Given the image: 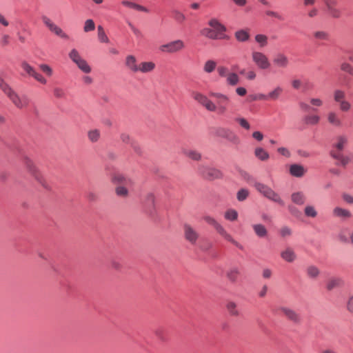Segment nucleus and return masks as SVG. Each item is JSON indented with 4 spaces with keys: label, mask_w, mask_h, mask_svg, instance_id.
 <instances>
[{
    "label": "nucleus",
    "mask_w": 353,
    "mask_h": 353,
    "mask_svg": "<svg viewBox=\"0 0 353 353\" xmlns=\"http://www.w3.org/2000/svg\"><path fill=\"white\" fill-rule=\"evenodd\" d=\"M273 63L278 68H285L289 65L288 57L282 52L276 53L273 59Z\"/></svg>",
    "instance_id": "obj_16"
},
{
    "label": "nucleus",
    "mask_w": 353,
    "mask_h": 353,
    "mask_svg": "<svg viewBox=\"0 0 353 353\" xmlns=\"http://www.w3.org/2000/svg\"><path fill=\"white\" fill-rule=\"evenodd\" d=\"M41 19L44 25L50 32L62 39H68V35L50 18L46 16H43Z\"/></svg>",
    "instance_id": "obj_11"
},
{
    "label": "nucleus",
    "mask_w": 353,
    "mask_h": 353,
    "mask_svg": "<svg viewBox=\"0 0 353 353\" xmlns=\"http://www.w3.org/2000/svg\"><path fill=\"white\" fill-rule=\"evenodd\" d=\"M0 89L10 99L12 103L18 108L22 109L27 107L30 99L26 95H19L12 88L0 77Z\"/></svg>",
    "instance_id": "obj_2"
},
{
    "label": "nucleus",
    "mask_w": 353,
    "mask_h": 353,
    "mask_svg": "<svg viewBox=\"0 0 353 353\" xmlns=\"http://www.w3.org/2000/svg\"><path fill=\"white\" fill-rule=\"evenodd\" d=\"M121 139L123 143L130 144L135 150L137 149V143L131 139L129 134L126 133L121 134Z\"/></svg>",
    "instance_id": "obj_51"
},
{
    "label": "nucleus",
    "mask_w": 353,
    "mask_h": 353,
    "mask_svg": "<svg viewBox=\"0 0 353 353\" xmlns=\"http://www.w3.org/2000/svg\"><path fill=\"white\" fill-rule=\"evenodd\" d=\"M156 68V65L152 61H143L139 63L138 72L148 73L152 72Z\"/></svg>",
    "instance_id": "obj_24"
},
{
    "label": "nucleus",
    "mask_w": 353,
    "mask_h": 353,
    "mask_svg": "<svg viewBox=\"0 0 353 353\" xmlns=\"http://www.w3.org/2000/svg\"><path fill=\"white\" fill-rule=\"evenodd\" d=\"M343 285V281L339 277L330 278L325 284V288L327 291H332L335 288L341 287Z\"/></svg>",
    "instance_id": "obj_20"
},
{
    "label": "nucleus",
    "mask_w": 353,
    "mask_h": 353,
    "mask_svg": "<svg viewBox=\"0 0 353 353\" xmlns=\"http://www.w3.org/2000/svg\"><path fill=\"white\" fill-rule=\"evenodd\" d=\"M95 29V23L92 19H87L84 23L83 30L85 32L93 31Z\"/></svg>",
    "instance_id": "obj_57"
},
{
    "label": "nucleus",
    "mask_w": 353,
    "mask_h": 353,
    "mask_svg": "<svg viewBox=\"0 0 353 353\" xmlns=\"http://www.w3.org/2000/svg\"><path fill=\"white\" fill-rule=\"evenodd\" d=\"M226 309L230 316H238L240 314V312L237 307V305L234 301H230L226 303Z\"/></svg>",
    "instance_id": "obj_30"
},
{
    "label": "nucleus",
    "mask_w": 353,
    "mask_h": 353,
    "mask_svg": "<svg viewBox=\"0 0 353 353\" xmlns=\"http://www.w3.org/2000/svg\"><path fill=\"white\" fill-rule=\"evenodd\" d=\"M249 37V33L244 30H241L235 32V38L240 42L248 41Z\"/></svg>",
    "instance_id": "obj_44"
},
{
    "label": "nucleus",
    "mask_w": 353,
    "mask_h": 353,
    "mask_svg": "<svg viewBox=\"0 0 353 353\" xmlns=\"http://www.w3.org/2000/svg\"><path fill=\"white\" fill-rule=\"evenodd\" d=\"M304 214L305 216L310 218H316L318 215L316 209L314 205H307L304 208Z\"/></svg>",
    "instance_id": "obj_42"
},
{
    "label": "nucleus",
    "mask_w": 353,
    "mask_h": 353,
    "mask_svg": "<svg viewBox=\"0 0 353 353\" xmlns=\"http://www.w3.org/2000/svg\"><path fill=\"white\" fill-rule=\"evenodd\" d=\"M332 96L334 101L336 103H339L346 99L345 92L341 89L334 90L333 91Z\"/></svg>",
    "instance_id": "obj_33"
},
{
    "label": "nucleus",
    "mask_w": 353,
    "mask_h": 353,
    "mask_svg": "<svg viewBox=\"0 0 353 353\" xmlns=\"http://www.w3.org/2000/svg\"><path fill=\"white\" fill-rule=\"evenodd\" d=\"M21 68L28 76L33 77L41 84L46 85L47 83L46 79L41 74L37 72L27 61H22L21 63Z\"/></svg>",
    "instance_id": "obj_9"
},
{
    "label": "nucleus",
    "mask_w": 353,
    "mask_h": 353,
    "mask_svg": "<svg viewBox=\"0 0 353 353\" xmlns=\"http://www.w3.org/2000/svg\"><path fill=\"white\" fill-rule=\"evenodd\" d=\"M331 155L334 159H336L338 161L337 165H340L345 167L350 162V159L347 156L344 155L340 152L332 151Z\"/></svg>",
    "instance_id": "obj_21"
},
{
    "label": "nucleus",
    "mask_w": 353,
    "mask_h": 353,
    "mask_svg": "<svg viewBox=\"0 0 353 353\" xmlns=\"http://www.w3.org/2000/svg\"><path fill=\"white\" fill-rule=\"evenodd\" d=\"M97 36L98 39L101 43H108L110 42V39L106 35L105 32L101 26H98L97 27Z\"/></svg>",
    "instance_id": "obj_41"
},
{
    "label": "nucleus",
    "mask_w": 353,
    "mask_h": 353,
    "mask_svg": "<svg viewBox=\"0 0 353 353\" xmlns=\"http://www.w3.org/2000/svg\"><path fill=\"white\" fill-rule=\"evenodd\" d=\"M39 67V69L48 77H51L53 74L52 68L48 64L42 63L40 64Z\"/></svg>",
    "instance_id": "obj_58"
},
{
    "label": "nucleus",
    "mask_w": 353,
    "mask_h": 353,
    "mask_svg": "<svg viewBox=\"0 0 353 353\" xmlns=\"http://www.w3.org/2000/svg\"><path fill=\"white\" fill-rule=\"evenodd\" d=\"M172 17L174 20L179 24L183 23L186 20L185 14L177 9L172 10Z\"/></svg>",
    "instance_id": "obj_36"
},
{
    "label": "nucleus",
    "mask_w": 353,
    "mask_h": 353,
    "mask_svg": "<svg viewBox=\"0 0 353 353\" xmlns=\"http://www.w3.org/2000/svg\"><path fill=\"white\" fill-rule=\"evenodd\" d=\"M183 234L185 239L192 245H195L200 236L198 231L188 223L183 225Z\"/></svg>",
    "instance_id": "obj_12"
},
{
    "label": "nucleus",
    "mask_w": 353,
    "mask_h": 353,
    "mask_svg": "<svg viewBox=\"0 0 353 353\" xmlns=\"http://www.w3.org/2000/svg\"><path fill=\"white\" fill-rule=\"evenodd\" d=\"M327 121L332 126L339 128L342 125V121L339 114L334 111H330L327 114Z\"/></svg>",
    "instance_id": "obj_18"
},
{
    "label": "nucleus",
    "mask_w": 353,
    "mask_h": 353,
    "mask_svg": "<svg viewBox=\"0 0 353 353\" xmlns=\"http://www.w3.org/2000/svg\"><path fill=\"white\" fill-rule=\"evenodd\" d=\"M313 37L316 41H327L330 40V34L327 32L323 30L315 31L312 34Z\"/></svg>",
    "instance_id": "obj_34"
},
{
    "label": "nucleus",
    "mask_w": 353,
    "mask_h": 353,
    "mask_svg": "<svg viewBox=\"0 0 353 353\" xmlns=\"http://www.w3.org/2000/svg\"><path fill=\"white\" fill-rule=\"evenodd\" d=\"M239 275L240 270L238 268H232L226 273L228 279L232 283L236 282Z\"/></svg>",
    "instance_id": "obj_31"
},
{
    "label": "nucleus",
    "mask_w": 353,
    "mask_h": 353,
    "mask_svg": "<svg viewBox=\"0 0 353 353\" xmlns=\"http://www.w3.org/2000/svg\"><path fill=\"white\" fill-rule=\"evenodd\" d=\"M332 215L334 217L342 220H346L352 217V213L350 210L341 207H335L332 210Z\"/></svg>",
    "instance_id": "obj_17"
},
{
    "label": "nucleus",
    "mask_w": 353,
    "mask_h": 353,
    "mask_svg": "<svg viewBox=\"0 0 353 353\" xmlns=\"http://www.w3.org/2000/svg\"><path fill=\"white\" fill-rule=\"evenodd\" d=\"M234 121L239 124V125L246 130H249L251 128V125L250 123L243 117H236L234 119Z\"/></svg>",
    "instance_id": "obj_50"
},
{
    "label": "nucleus",
    "mask_w": 353,
    "mask_h": 353,
    "mask_svg": "<svg viewBox=\"0 0 353 353\" xmlns=\"http://www.w3.org/2000/svg\"><path fill=\"white\" fill-rule=\"evenodd\" d=\"M182 154L193 161H200L201 159V154L196 150L184 148L182 150Z\"/></svg>",
    "instance_id": "obj_25"
},
{
    "label": "nucleus",
    "mask_w": 353,
    "mask_h": 353,
    "mask_svg": "<svg viewBox=\"0 0 353 353\" xmlns=\"http://www.w3.org/2000/svg\"><path fill=\"white\" fill-rule=\"evenodd\" d=\"M339 108L342 112H348L352 108V104L350 101L346 100V99L343 101H341L339 103Z\"/></svg>",
    "instance_id": "obj_53"
},
{
    "label": "nucleus",
    "mask_w": 353,
    "mask_h": 353,
    "mask_svg": "<svg viewBox=\"0 0 353 353\" xmlns=\"http://www.w3.org/2000/svg\"><path fill=\"white\" fill-rule=\"evenodd\" d=\"M208 25L210 28H204L202 30L203 35L211 39H220L223 37L226 28L219 20L211 19Z\"/></svg>",
    "instance_id": "obj_4"
},
{
    "label": "nucleus",
    "mask_w": 353,
    "mask_h": 353,
    "mask_svg": "<svg viewBox=\"0 0 353 353\" xmlns=\"http://www.w3.org/2000/svg\"><path fill=\"white\" fill-rule=\"evenodd\" d=\"M143 199H144L143 202L148 207L153 208L154 206L155 197H154V195L152 193H151V192L147 193L145 195Z\"/></svg>",
    "instance_id": "obj_45"
},
{
    "label": "nucleus",
    "mask_w": 353,
    "mask_h": 353,
    "mask_svg": "<svg viewBox=\"0 0 353 353\" xmlns=\"http://www.w3.org/2000/svg\"><path fill=\"white\" fill-rule=\"evenodd\" d=\"M320 273L319 268L314 265H310L306 268V274L310 279H316L319 276Z\"/></svg>",
    "instance_id": "obj_29"
},
{
    "label": "nucleus",
    "mask_w": 353,
    "mask_h": 353,
    "mask_svg": "<svg viewBox=\"0 0 353 353\" xmlns=\"http://www.w3.org/2000/svg\"><path fill=\"white\" fill-rule=\"evenodd\" d=\"M310 104L311 105L312 108H318L323 106L324 101L323 99L320 98H310Z\"/></svg>",
    "instance_id": "obj_54"
},
{
    "label": "nucleus",
    "mask_w": 353,
    "mask_h": 353,
    "mask_svg": "<svg viewBox=\"0 0 353 353\" xmlns=\"http://www.w3.org/2000/svg\"><path fill=\"white\" fill-rule=\"evenodd\" d=\"M121 4L123 6L133 8V9H135L139 11H142V12H147L148 11L145 7L139 5L137 3L127 1V0L122 1Z\"/></svg>",
    "instance_id": "obj_35"
},
{
    "label": "nucleus",
    "mask_w": 353,
    "mask_h": 353,
    "mask_svg": "<svg viewBox=\"0 0 353 353\" xmlns=\"http://www.w3.org/2000/svg\"><path fill=\"white\" fill-rule=\"evenodd\" d=\"M281 258L287 263H293L297 259L294 250L291 247H285L280 253Z\"/></svg>",
    "instance_id": "obj_15"
},
{
    "label": "nucleus",
    "mask_w": 353,
    "mask_h": 353,
    "mask_svg": "<svg viewBox=\"0 0 353 353\" xmlns=\"http://www.w3.org/2000/svg\"><path fill=\"white\" fill-rule=\"evenodd\" d=\"M75 64L79 70L85 74L90 73L92 70L91 67L83 58L77 61Z\"/></svg>",
    "instance_id": "obj_40"
},
{
    "label": "nucleus",
    "mask_w": 353,
    "mask_h": 353,
    "mask_svg": "<svg viewBox=\"0 0 353 353\" xmlns=\"http://www.w3.org/2000/svg\"><path fill=\"white\" fill-rule=\"evenodd\" d=\"M279 234L283 238L289 237L292 235V231L290 228L288 226H283L280 229Z\"/></svg>",
    "instance_id": "obj_59"
},
{
    "label": "nucleus",
    "mask_w": 353,
    "mask_h": 353,
    "mask_svg": "<svg viewBox=\"0 0 353 353\" xmlns=\"http://www.w3.org/2000/svg\"><path fill=\"white\" fill-rule=\"evenodd\" d=\"M23 164L28 170V172L30 174V175L34 177V179L45 189L50 190V185L47 181V180L44 178L40 171L38 170L37 166L34 165V162L28 157H25L23 160Z\"/></svg>",
    "instance_id": "obj_5"
},
{
    "label": "nucleus",
    "mask_w": 353,
    "mask_h": 353,
    "mask_svg": "<svg viewBox=\"0 0 353 353\" xmlns=\"http://www.w3.org/2000/svg\"><path fill=\"white\" fill-rule=\"evenodd\" d=\"M338 240L341 243L353 245V230L348 232V236L346 235L345 230L341 231L338 234Z\"/></svg>",
    "instance_id": "obj_27"
},
{
    "label": "nucleus",
    "mask_w": 353,
    "mask_h": 353,
    "mask_svg": "<svg viewBox=\"0 0 353 353\" xmlns=\"http://www.w3.org/2000/svg\"><path fill=\"white\" fill-rule=\"evenodd\" d=\"M116 194L122 197H125L128 194V189L123 186V185H119L116 188Z\"/></svg>",
    "instance_id": "obj_61"
},
{
    "label": "nucleus",
    "mask_w": 353,
    "mask_h": 353,
    "mask_svg": "<svg viewBox=\"0 0 353 353\" xmlns=\"http://www.w3.org/2000/svg\"><path fill=\"white\" fill-rule=\"evenodd\" d=\"M252 58L255 64L262 70H266L270 68V63L268 57L260 52H253Z\"/></svg>",
    "instance_id": "obj_14"
},
{
    "label": "nucleus",
    "mask_w": 353,
    "mask_h": 353,
    "mask_svg": "<svg viewBox=\"0 0 353 353\" xmlns=\"http://www.w3.org/2000/svg\"><path fill=\"white\" fill-rule=\"evenodd\" d=\"M289 172L292 176L294 177L301 178L305 175V174L306 173V170L301 165L292 164L290 166Z\"/></svg>",
    "instance_id": "obj_19"
},
{
    "label": "nucleus",
    "mask_w": 353,
    "mask_h": 353,
    "mask_svg": "<svg viewBox=\"0 0 353 353\" xmlns=\"http://www.w3.org/2000/svg\"><path fill=\"white\" fill-rule=\"evenodd\" d=\"M203 219L207 223L213 226L216 232L225 241L231 243L241 250L243 249V245L237 241H236L234 237L225 230V228L214 218L210 216H205L203 217Z\"/></svg>",
    "instance_id": "obj_3"
},
{
    "label": "nucleus",
    "mask_w": 353,
    "mask_h": 353,
    "mask_svg": "<svg viewBox=\"0 0 353 353\" xmlns=\"http://www.w3.org/2000/svg\"><path fill=\"white\" fill-rule=\"evenodd\" d=\"M217 136L224 138L234 145H239L241 143L239 136L229 128H219L216 130Z\"/></svg>",
    "instance_id": "obj_10"
},
{
    "label": "nucleus",
    "mask_w": 353,
    "mask_h": 353,
    "mask_svg": "<svg viewBox=\"0 0 353 353\" xmlns=\"http://www.w3.org/2000/svg\"><path fill=\"white\" fill-rule=\"evenodd\" d=\"M197 171L199 174L203 178L210 181L221 179L223 176V174L221 170L208 165H199L198 166Z\"/></svg>",
    "instance_id": "obj_7"
},
{
    "label": "nucleus",
    "mask_w": 353,
    "mask_h": 353,
    "mask_svg": "<svg viewBox=\"0 0 353 353\" xmlns=\"http://www.w3.org/2000/svg\"><path fill=\"white\" fill-rule=\"evenodd\" d=\"M278 310L289 321L296 324H299L301 322V317L299 313L294 310L286 307L281 306L278 308Z\"/></svg>",
    "instance_id": "obj_13"
},
{
    "label": "nucleus",
    "mask_w": 353,
    "mask_h": 353,
    "mask_svg": "<svg viewBox=\"0 0 353 353\" xmlns=\"http://www.w3.org/2000/svg\"><path fill=\"white\" fill-rule=\"evenodd\" d=\"M185 48V43L181 39H176L162 44L159 47L161 53L174 54L181 52Z\"/></svg>",
    "instance_id": "obj_8"
},
{
    "label": "nucleus",
    "mask_w": 353,
    "mask_h": 353,
    "mask_svg": "<svg viewBox=\"0 0 353 353\" xmlns=\"http://www.w3.org/2000/svg\"><path fill=\"white\" fill-rule=\"evenodd\" d=\"M249 196V191L247 189L242 188L236 194V198L239 201H245Z\"/></svg>",
    "instance_id": "obj_56"
},
{
    "label": "nucleus",
    "mask_w": 353,
    "mask_h": 353,
    "mask_svg": "<svg viewBox=\"0 0 353 353\" xmlns=\"http://www.w3.org/2000/svg\"><path fill=\"white\" fill-rule=\"evenodd\" d=\"M68 56L74 63H76L77 61L82 59L78 50L74 48L70 50V52L68 54Z\"/></svg>",
    "instance_id": "obj_55"
},
{
    "label": "nucleus",
    "mask_w": 353,
    "mask_h": 353,
    "mask_svg": "<svg viewBox=\"0 0 353 353\" xmlns=\"http://www.w3.org/2000/svg\"><path fill=\"white\" fill-rule=\"evenodd\" d=\"M216 67V62L214 60H208L203 65V71L206 73H212Z\"/></svg>",
    "instance_id": "obj_43"
},
{
    "label": "nucleus",
    "mask_w": 353,
    "mask_h": 353,
    "mask_svg": "<svg viewBox=\"0 0 353 353\" xmlns=\"http://www.w3.org/2000/svg\"><path fill=\"white\" fill-rule=\"evenodd\" d=\"M292 201L296 205H303L306 200L305 194L302 192H296L291 194Z\"/></svg>",
    "instance_id": "obj_28"
},
{
    "label": "nucleus",
    "mask_w": 353,
    "mask_h": 353,
    "mask_svg": "<svg viewBox=\"0 0 353 353\" xmlns=\"http://www.w3.org/2000/svg\"><path fill=\"white\" fill-rule=\"evenodd\" d=\"M340 69L341 71L353 76V66L350 63L345 61L341 63L340 65Z\"/></svg>",
    "instance_id": "obj_52"
},
{
    "label": "nucleus",
    "mask_w": 353,
    "mask_h": 353,
    "mask_svg": "<svg viewBox=\"0 0 353 353\" xmlns=\"http://www.w3.org/2000/svg\"><path fill=\"white\" fill-rule=\"evenodd\" d=\"M112 181L114 183H117L121 185H128L130 183V180L129 179L125 178L122 174H116L113 176Z\"/></svg>",
    "instance_id": "obj_47"
},
{
    "label": "nucleus",
    "mask_w": 353,
    "mask_h": 353,
    "mask_svg": "<svg viewBox=\"0 0 353 353\" xmlns=\"http://www.w3.org/2000/svg\"><path fill=\"white\" fill-rule=\"evenodd\" d=\"M217 72L220 77L226 78L230 72H229L228 68L225 66H219L217 68Z\"/></svg>",
    "instance_id": "obj_63"
},
{
    "label": "nucleus",
    "mask_w": 353,
    "mask_h": 353,
    "mask_svg": "<svg viewBox=\"0 0 353 353\" xmlns=\"http://www.w3.org/2000/svg\"><path fill=\"white\" fill-rule=\"evenodd\" d=\"M346 309L350 314H353V294H350L347 298Z\"/></svg>",
    "instance_id": "obj_62"
},
{
    "label": "nucleus",
    "mask_w": 353,
    "mask_h": 353,
    "mask_svg": "<svg viewBox=\"0 0 353 353\" xmlns=\"http://www.w3.org/2000/svg\"><path fill=\"white\" fill-rule=\"evenodd\" d=\"M283 88L280 86H276L268 94L269 101L277 100L283 93Z\"/></svg>",
    "instance_id": "obj_32"
},
{
    "label": "nucleus",
    "mask_w": 353,
    "mask_h": 353,
    "mask_svg": "<svg viewBox=\"0 0 353 353\" xmlns=\"http://www.w3.org/2000/svg\"><path fill=\"white\" fill-rule=\"evenodd\" d=\"M88 137L91 142H97L100 138V132L97 129L91 130L88 132Z\"/></svg>",
    "instance_id": "obj_48"
},
{
    "label": "nucleus",
    "mask_w": 353,
    "mask_h": 353,
    "mask_svg": "<svg viewBox=\"0 0 353 353\" xmlns=\"http://www.w3.org/2000/svg\"><path fill=\"white\" fill-rule=\"evenodd\" d=\"M210 96L217 99L216 103H214L207 96L199 92H194L192 98L208 111L217 112L219 114H224L228 110L227 105L230 102V98L225 94L212 92Z\"/></svg>",
    "instance_id": "obj_1"
},
{
    "label": "nucleus",
    "mask_w": 353,
    "mask_h": 353,
    "mask_svg": "<svg viewBox=\"0 0 353 353\" xmlns=\"http://www.w3.org/2000/svg\"><path fill=\"white\" fill-rule=\"evenodd\" d=\"M254 187L264 197L277 203L280 206L285 205V202L281 196L270 186L262 183L256 182L254 183Z\"/></svg>",
    "instance_id": "obj_6"
},
{
    "label": "nucleus",
    "mask_w": 353,
    "mask_h": 353,
    "mask_svg": "<svg viewBox=\"0 0 353 353\" xmlns=\"http://www.w3.org/2000/svg\"><path fill=\"white\" fill-rule=\"evenodd\" d=\"M328 14L335 19H338L341 16V11L336 6L330 7L326 9Z\"/></svg>",
    "instance_id": "obj_49"
},
{
    "label": "nucleus",
    "mask_w": 353,
    "mask_h": 353,
    "mask_svg": "<svg viewBox=\"0 0 353 353\" xmlns=\"http://www.w3.org/2000/svg\"><path fill=\"white\" fill-rule=\"evenodd\" d=\"M255 40L261 47L265 46L268 43V37L264 34H256Z\"/></svg>",
    "instance_id": "obj_60"
},
{
    "label": "nucleus",
    "mask_w": 353,
    "mask_h": 353,
    "mask_svg": "<svg viewBox=\"0 0 353 353\" xmlns=\"http://www.w3.org/2000/svg\"><path fill=\"white\" fill-rule=\"evenodd\" d=\"M125 65L133 72H137L139 65L137 64V59L134 55H128L125 58Z\"/></svg>",
    "instance_id": "obj_26"
},
{
    "label": "nucleus",
    "mask_w": 353,
    "mask_h": 353,
    "mask_svg": "<svg viewBox=\"0 0 353 353\" xmlns=\"http://www.w3.org/2000/svg\"><path fill=\"white\" fill-rule=\"evenodd\" d=\"M254 234L259 238H265L268 232L265 225L261 223H256L252 225Z\"/></svg>",
    "instance_id": "obj_23"
},
{
    "label": "nucleus",
    "mask_w": 353,
    "mask_h": 353,
    "mask_svg": "<svg viewBox=\"0 0 353 353\" xmlns=\"http://www.w3.org/2000/svg\"><path fill=\"white\" fill-rule=\"evenodd\" d=\"M238 212L232 208L227 210L224 213V218L229 221H236L238 219Z\"/></svg>",
    "instance_id": "obj_37"
},
{
    "label": "nucleus",
    "mask_w": 353,
    "mask_h": 353,
    "mask_svg": "<svg viewBox=\"0 0 353 353\" xmlns=\"http://www.w3.org/2000/svg\"><path fill=\"white\" fill-rule=\"evenodd\" d=\"M348 143V138L345 135H339L336 138L335 143H334V151L341 152Z\"/></svg>",
    "instance_id": "obj_22"
},
{
    "label": "nucleus",
    "mask_w": 353,
    "mask_h": 353,
    "mask_svg": "<svg viewBox=\"0 0 353 353\" xmlns=\"http://www.w3.org/2000/svg\"><path fill=\"white\" fill-rule=\"evenodd\" d=\"M254 155L261 161H267L270 157L268 152L262 148H256L254 150Z\"/></svg>",
    "instance_id": "obj_39"
},
{
    "label": "nucleus",
    "mask_w": 353,
    "mask_h": 353,
    "mask_svg": "<svg viewBox=\"0 0 353 353\" xmlns=\"http://www.w3.org/2000/svg\"><path fill=\"white\" fill-rule=\"evenodd\" d=\"M53 94H54V96L58 99L63 98L65 97V92H64L63 89H62L61 88H59V87L54 88Z\"/></svg>",
    "instance_id": "obj_64"
},
{
    "label": "nucleus",
    "mask_w": 353,
    "mask_h": 353,
    "mask_svg": "<svg viewBox=\"0 0 353 353\" xmlns=\"http://www.w3.org/2000/svg\"><path fill=\"white\" fill-rule=\"evenodd\" d=\"M304 119L306 124L316 125L320 121V117L316 114L307 115Z\"/></svg>",
    "instance_id": "obj_46"
},
{
    "label": "nucleus",
    "mask_w": 353,
    "mask_h": 353,
    "mask_svg": "<svg viewBox=\"0 0 353 353\" xmlns=\"http://www.w3.org/2000/svg\"><path fill=\"white\" fill-rule=\"evenodd\" d=\"M240 78L235 72H230L226 77V83L229 85L234 86L239 82Z\"/></svg>",
    "instance_id": "obj_38"
}]
</instances>
